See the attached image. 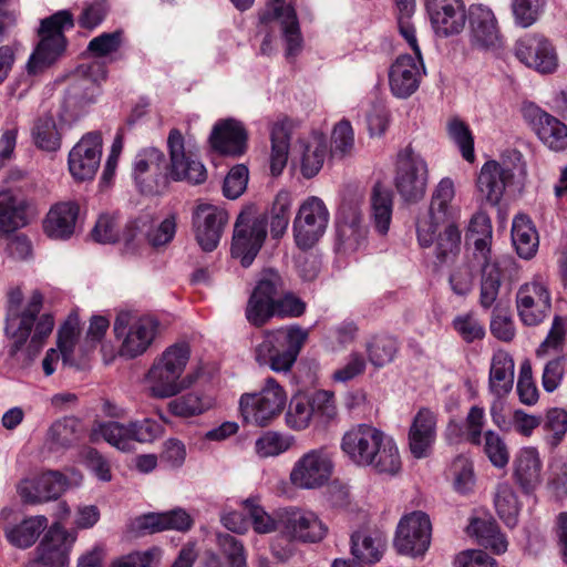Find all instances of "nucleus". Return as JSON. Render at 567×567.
Listing matches in <instances>:
<instances>
[{
	"label": "nucleus",
	"instance_id": "412c9836",
	"mask_svg": "<svg viewBox=\"0 0 567 567\" xmlns=\"http://www.w3.org/2000/svg\"><path fill=\"white\" fill-rule=\"evenodd\" d=\"M518 316L524 324L540 323L550 310V295L540 280L523 285L516 296Z\"/></svg>",
	"mask_w": 567,
	"mask_h": 567
},
{
	"label": "nucleus",
	"instance_id": "6e6552de",
	"mask_svg": "<svg viewBox=\"0 0 567 567\" xmlns=\"http://www.w3.org/2000/svg\"><path fill=\"white\" fill-rule=\"evenodd\" d=\"M158 327V320L153 317H134L128 312L120 313L114 321V333L121 342L120 355L134 359L143 354L153 343Z\"/></svg>",
	"mask_w": 567,
	"mask_h": 567
},
{
	"label": "nucleus",
	"instance_id": "864d4df0",
	"mask_svg": "<svg viewBox=\"0 0 567 567\" xmlns=\"http://www.w3.org/2000/svg\"><path fill=\"white\" fill-rule=\"evenodd\" d=\"M495 508L499 518L508 527H514L516 525L519 504L515 492L508 483H501L497 485L495 494Z\"/></svg>",
	"mask_w": 567,
	"mask_h": 567
},
{
	"label": "nucleus",
	"instance_id": "aec40b11",
	"mask_svg": "<svg viewBox=\"0 0 567 567\" xmlns=\"http://www.w3.org/2000/svg\"><path fill=\"white\" fill-rule=\"evenodd\" d=\"M287 289L281 275L274 269H265L257 280L256 287L246 307V318L252 324L256 319L267 313L272 303Z\"/></svg>",
	"mask_w": 567,
	"mask_h": 567
},
{
	"label": "nucleus",
	"instance_id": "09e8293b",
	"mask_svg": "<svg viewBox=\"0 0 567 567\" xmlns=\"http://www.w3.org/2000/svg\"><path fill=\"white\" fill-rule=\"evenodd\" d=\"M306 311V303L297 297L295 293L285 290L280 297H278L272 303L269 305V309L266 315L261 318L256 319L252 324L255 327H262L272 317L280 318H297L303 315Z\"/></svg>",
	"mask_w": 567,
	"mask_h": 567
},
{
	"label": "nucleus",
	"instance_id": "f704fd0d",
	"mask_svg": "<svg viewBox=\"0 0 567 567\" xmlns=\"http://www.w3.org/2000/svg\"><path fill=\"white\" fill-rule=\"evenodd\" d=\"M436 437V416L429 409H421L413 417L409 431V447L416 458L426 457Z\"/></svg>",
	"mask_w": 567,
	"mask_h": 567
},
{
	"label": "nucleus",
	"instance_id": "0e129e2a",
	"mask_svg": "<svg viewBox=\"0 0 567 567\" xmlns=\"http://www.w3.org/2000/svg\"><path fill=\"white\" fill-rule=\"evenodd\" d=\"M291 446V439L277 432H267L255 443L256 453L260 457L277 456Z\"/></svg>",
	"mask_w": 567,
	"mask_h": 567
},
{
	"label": "nucleus",
	"instance_id": "3c124183",
	"mask_svg": "<svg viewBox=\"0 0 567 567\" xmlns=\"http://www.w3.org/2000/svg\"><path fill=\"white\" fill-rule=\"evenodd\" d=\"M271 174L280 175L287 164L290 147V130L284 123H276L271 128Z\"/></svg>",
	"mask_w": 567,
	"mask_h": 567
},
{
	"label": "nucleus",
	"instance_id": "4d7b16f0",
	"mask_svg": "<svg viewBox=\"0 0 567 567\" xmlns=\"http://www.w3.org/2000/svg\"><path fill=\"white\" fill-rule=\"evenodd\" d=\"M449 137L458 146L462 156L467 162L474 161V138L470 127L458 117H453L447 122Z\"/></svg>",
	"mask_w": 567,
	"mask_h": 567
},
{
	"label": "nucleus",
	"instance_id": "dca6fc26",
	"mask_svg": "<svg viewBox=\"0 0 567 567\" xmlns=\"http://www.w3.org/2000/svg\"><path fill=\"white\" fill-rule=\"evenodd\" d=\"M75 539L76 535L59 523L51 525L37 548L38 557L29 567H65Z\"/></svg>",
	"mask_w": 567,
	"mask_h": 567
},
{
	"label": "nucleus",
	"instance_id": "9b49d317",
	"mask_svg": "<svg viewBox=\"0 0 567 567\" xmlns=\"http://www.w3.org/2000/svg\"><path fill=\"white\" fill-rule=\"evenodd\" d=\"M333 471L332 454L326 446L305 453L290 472V482L298 488L315 489L323 486Z\"/></svg>",
	"mask_w": 567,
	"mask_h": 567
},
{
	"label": "nucleus",
	"instance_id": "bb28decb",
	"mask_svg": "<svg viewBox=\"0 0 567 567\" xmlns=\"http://www.w3.org/2000/svg\"><path fill=\"white\" fill-rule=\"evenodd\" d=\"M68 481L63 474L50 471L34 480H24L18 486V493L28 504L56 499L66 489Z\"/></svg>",
	"mask_w": 567,
	"mask_h": 567
},
{
	"label": "nucleus",
	"instance_id": "de8ad7c7",
	"mask_svg": "<svg viewBox=\"0 0 567 567\" xmlns=\"http://www.w3.org/2000/svg\"><path fill=\"white\" fill-rule=\"evenodd\" d=\"M476 262L482 271L480 305L489 309L496 301L502 285L499 264L493 258Z\"/></svg>",
	"mask_w": 567,
	"mask_h": 567
},
{
	"label": "nucleus",
	"instance_id": "f257e3e1",
	"mask_svg": "<svg viewBox=\"0 0 567 567\" xmlns=\"http://www.w3.org/2000/svg\"><path fill=\"white\" fill-rule=\"evenodd\" d=\"M43 305V296L34 290L29 300L20 287H10L7 292L4 333L11 341L10 354L14 355L31 336L30 347L38 350L43 339L48 338L54 327L53 317L49 313L39 316Z\"/></svg>",
	"mask_w": 567,
	"mask_h": 567
},
{
	"label": "nucleus",
	"instance_id": "6ab92c4d",
	"mask_svg": "<svg viewBox=\"0 0 567 567\" xmlns=\"http://www.w3.org/2000/svg\"><path fill=\"white\" fill-rule=\"evenodd\" d=\"M368 228L359 207L344 204L336 217V245L343 252H353L364 246Z\"/></svg>",
	"mask_w": 567,
	"mask_h": 567
},
{
	"label": "nucleus",
	"instance_id": "49530a36",
	"mask_svg": "<svg viewBox=\"0 0 567 567\" xmlns=\"http://www.w3.org/2000/svg\"><path fill=\"white\" fill-rule=\"evenodd\" d=\"M103 439L110 445L122 452H131L134 450L132 443L130 424L116 421L101 422L92 430V440Z\"/></svg>",
	"mask_w": 567,
	"mask_h": 567
},
{
	"label": "nucleus",
	"instance_id": "bf43d9fd",
	"mask_svg": "<svg viewBox=\"0 0 567 567\" xmlns=\"http://www.w3.org/2000/svg\"><path fill=\"white\" fill-rule=\"evenodd\" d=\"M291 197L287 192H279L271 207L270 231L279 238L286 231L290 218Z\"/></svg>",
	"mask_w": 567,
	"mask_h": 567
},
{
	"label": "nucleus",
	"instance_id": "393cba45",
	"mask_svg": "<svg viewBox=\"0 0 567 567\" xmlns=\"http://www.w3.org/2000/svg\"><path fill=\"white\" fill-rule=\"evenodd\" d=\"M32 215V204L25 196L12 190L0 192V237L27 226Z\"/></svg>",
	"mask_w": 567,
	"mask_h": 567
},
{
	"label": "nucleus",
	"instance_id": "2eb2a0df",
	"mask_svg": "<svg viewBox=\"0 0 567 567\" xmlns=\"http://www.w3.org/2000/svg\"><path fill=\"white\" fill-rule=\"evenodd\" d=\"M431 532L429 516L423 512H413L400 520L394 546L401 554L423 555L430 546Z\"/></svg>",
	"mask_w": 567,
	"mask_h": 567
},
{
	"label": "nucleus",
	"instance_id": "c756f323",
	"mask_svg": "<svg viewBox=\"0 0 567 567\" xmlns=\"http://www.w3.org/2000/svg\"><path fill=\"white\" fill-rule=\"evenodd\" d=\"M80 333V321L78 316L70 315L66 319V321L63 323V326L59 330L58 336V348L59 351L55 349H50L43 361H42V368L45 373V375H51L55 371V363L60 359V354L62 355V360L64 364L75 367L78 365V362L73 355L76 340Z\"/></svg>",
	"mask_w": 567,
	"mask_h": 567
},
{
	"label": "nucleus",
	"instance_id": "e2e57ef3",
	"mask_svg": "<svg viewBox=\"0 0 567 567\" xmlns=\"http://www.w3.org/2000/svg\"><path fill=\"white\" fill-rule=\"evenodd\" d=\"M312 415L309 398L295 396L289 404L286 422L289 427L301 431L310 425Z\"/></svg>",
	"mask_w": 567,
	"mask_h": 567
},
{
	"label": "nucleus",
	"instance_id": "a18cd8bd",
	"mask_svg": "<svg viewBox=\"0 0 567 567\" xmlns=\"http://www.w3.org/2000/svg\"><path fill=\"white\" fill-rule=\"evenodd\" d=\"M393 196L390 189L377 183L371 193V217L380 235L389 231L392 219Z\"/></svg>",
	"mask_w": 567,
	"mask_h": 567
},
{
	"label": "nucleus",
	"instance_id": "e433bc0d",
	"mask_svg": "<svg viewBox=\"0 0 567 567\" xmlns=\"http://www.w3.org/2000/svg\"><path fill=\"white\" fill-rule=\"evenodd\" d=\"M136 528L147 533L163 530L187 532L192 528L194 519L183 508H175L163 513H148L136 518Z\"/></svg>",
	"mask_w": 567,
	"mask_h": 567
},
{
	"label": "nucleus",
	"instance_id": "8fccbe9b",
	"mask_svg": "<svg viewBox=\"0 0 567 567\" xmlns=\"http://www.w3.org/2000/svg\"><path fill=\"white\" fill-rule=\"evenodd\" d=\"M436 238L435 257L440 264L452 262L461 251V231L457 220H449Z\"/></svg>",
	"mask_w": 567,
	"mask_h": 567
},
{
	"label": "nucleus",
	"instance_id": "a19ab883",
	"mask_svg": "<svg viewBox=\"0 0 567 567\" xmlns=\"http://www.w3.org/2000/svg\"><path fill=\"white\" fill-rule=\"evenodd\" d=\"M492 224L487 215L475 214L468 225L466 240L473 245V257L475 261L492 259Z\"/></svg>",
	"mask_w": 567,
	"mask_h": 567
},
{
	"label": "nucleus",
	"instance_id": "a878e982",
	"mask_svg": "<svg viewBox=\"0 0 567 567\" xmlns=\"http://www.w3.org/2000/svg\"><path fill=\"white\" fill-rule=\"evenodd\" d=\"M165 155L155 147L143 148L134 161V177L142 193H157V185L164 182Z\"/></svg>",
	"mask_w": 567,
	"mask_h": 567
},
{
	"label": "nucleus",
	"instance_id": "ddd939ff",
	"mask_svg": "<svg viewBox=\"0 0 567 567\" xmlns=\"http://www.w3.org/2000/svg\"><path fill=\"white\" fill-rule=\"evenodd\" d=\"M169 152V175L174 181H185L193 185L202 184L207 178L204 164L190 151L185 148V140L177 128H172L167 137Z\"/></svg>",
	"mask_w": 567,
	"mask_h": 567
},
{
	"label": "nucleus",
	"instance_id": "37998d69",
	"mask_svg": "<svg viewBox=\"0 0 567 567\" xmlns=\"http://www.w3.org/2000/svg\"><path fill=\"white\" fill-rule=\"evenodd\" d=\"M285 0H271L274 6V18L279 20L282 34L287 44V54L295 55L301 48V34L295 9L285 6Z\"/></svg>",
	"mask_w": 567,
	"mask_h": 567
},
{
	"label": "nucleus",
	"instance_id": "f8f14e48",
	"mask_svg": "<svg viewBox=\"0 0 567 567\" xmlns=\"http://www.w3.org/2000/svg\"><path fill=\"white\" fill-rule=\"evenodd\" d=\"M398 193L405 202L415 203L423 198L427 185V165L411 151L399 154L394 178Z\"/></svg>",
	"mask_w": 567,
	"mask_h": 567
},
{
	"label": "nucleus",
	"instance_id": "a211bd4d",
	"mask_svg": "<svg viewBox=\"0 0 567 567\" xmlns=\"http://www.w3.org/2000/svg\"><path fill=\"white\" fill-rule=\"evenodd\" d=\"M102 156V136L97 132L85 134L70 151L69 171L80 182L93 179Z\"/></svg>",
	"mask_w": 567,
	"mask_h": 567
},
{
	"label": "nucleus",
	"instance_id": "b1692460",
	"mask_svg": "<svg viewBox=\"0 0 567 567\" xmlns=\"http://www.w3.org/2000/svg\"><path fill=\"white\" fill-rule=\"evenodd\" d=\"M426 10L435 32L441 35L457 34L465 25L462 0H426Z\"/></svg>",
	"mask_w": 567,
	"mask_h": 567
},
{
	"label": "nucleus",
	"instance_id": "423d86ee",
	"mask_svg": "<svg viewBox=\"0 0 567 567\" xmlns=\"http://www.w3.org/2000/svg\"><path fill=\"white\" fill-rule=\"evenodd\" d=\"M287 392L274 378L269 377L260 391L245 393L239 400V410L246 423L267 426L278 417L286 408Z\"/></svg>",
	"mask_w": 567,
	"mask_h": 567
},
{
	"label": "nucleus",
	"instance_id": "79ce46f5",
	"mask_svg": "<svg viewBox=\"0 0 567 567\" xmlns=\"http://www.w3.org/2000/svg\"><path fill=\"white\" fill-rule=\"evenodd\" d=\"M298 145L301 152V174L306 178H312L323 166L327 155L326 140L321 135H312L309 138L299 140Z\"/></svg>",
	"mask_w": 567,
	"mask_h": 567
},
{
	"label": "nucleus",
	"instance_id": "1a4fd4ad",
	"mask_svg": "<svg viewBox=\"0 0 567 567\" xmlns=\"http://www.w3.org/2000/svg\"><path fill=\"white\" fill-rule=\"evenodd\" d=\"M268 219L265 214L243 212L237 217L231 243V255L249 267L267 237Z\"/></svg>",
	"mask_w": 567,
	"mask_h": 567
},
{
	"label": "nucleus",
	"instance_id": "7c9ffc66",
	"mask_svg": "<svg viewBox=\"0 0 567 567\" xmlns=\"http://www.w3.org/2000/svg\"><path fill=\"white\" fill-rule=\"evenodd\" d=\"M513 477L518 487L525 493H533L543 481V462L536 447H524L515 456Z\"/></svg>",
	"mask_w": 567,
	"mask_h": 567
},
{
	"label": "nucleus",
	"instance_id": "4468645a",
	"mask_svg": "<svg viewBox=\"0 0 567 567\" xmlns=\"http://www.w3.org/2000/svg\"><path fill=\"white\" fill-rule=\"evenodd\" d=\"M282 533L300 543H318L328 534V526L312 511L288 507L279 511Z\"/></svg>",
	"mask_w": 567,
	"mask_h": 567
},
{
	"label": "nucleus",
	"instance_id": "c9c22d12",
	"mask_svg": "<svg viewBox=\"0 0 567 567\" xmlns=\"http://www.w3.org/2000/svg\"><path fill=\"white\" fill-rule=\"evenodd\" d=\"M386 547V537L378 528L355 530L350 538V550L354 559L363 564L378 563Z\"/></svg>",
	"mask_w": 567,
	"mask_h": 567
},
{
	"label": "nucleus",
	"instance_id": "5fc2aeb1",
	"mask_svg": "<svg viewBox=\"0 0 567 567\" xmlns=\"http://www.w3.org/2000/svg\"><path fill=\"white\" fill-rule=\"evenodd\" d=\"M213 404L209 396L199 392H189L168 403V410L177 416L188 417L202 414Z\"/></svg>",
	"mask_w": 567,
	"mask_h": 567
},
{
	"label": "nucleus",
	"instance_id": "052dcab7",
	"mask_svg": "<svg viewBox=\"0 0 567 567\" xmlns=\"http://www.w3.org/2000/svg\"><path fill=\"white\" fill-rule=\"evenodd\" d=\"M176 234V216L169 215L157 226H151L147 220L145 239L155 249L167 246Z\"/></svg>",
	"mask_w": 567,
	"mask_h": 567
},
{
	"label": "nucleus",
	"instance_id": "13d9d810",
	"mask_svg": "<svg viewBox=\"0 0 567 567\" xmlns=\"http://www.w3.org/2000/svg\"><path fill=\"white\" fill-rule=\"evenodd\" d=\"M396 350L395 339L389 336L374 337L367 348L370 362L378 368L390 363L394 359Z\"/></svg>",
	"mask_w": 567,
	"mask_h": 567
},
{
	"label": "nucleus",
	"instance_id": "f3484780",
	"mask_svg": "<svg viewBox=\"0 0 567 567\" xmlns=\"http://www.w3.org/2000/svg\"><path fill=\"white\" fill-rule=\"evenodd\" d=\"M192 221L198 245L205 251H213L228 223V214L215 205L199 203L193 212Z\"/></svg>",
	"mask_w": 567,
	"mask_h": 567
},
{
	"label": "nucleus",
	"instance_id": "72a5a7b5",
	"mask_svg": "<svg viewBox=\"0 0 567 567\" xmlns=\"http://www.w3.org/2000/svg\"><path fill=\"white\" fill-rule=\"evenodd\" d=\"M213 148L223 155L240 156L247 146V132L241 123L226 120L217 123L209 137Z\"/></svg>",
	"mask_w": 567,
	"mask_h": 567
},
{
	"label": "nucleus",
	"instance_id": "f03ea898",
	"mask_svg": "<svg viewBox=\"0 0 567 567\" xmlns=\"http://www.w3.org/2000/svg\"><path fill=\"white\" fill-rule=\"evenodd\" d=\"M340 447L358 466H370L388 475L401 470V456L394 440L373 425L362 423L352 426L343 434Z\"/></svg>",
	"mask_w": 567,
	"mask_h": 567
},
{
	"label": "nucleus",
	"instance_id": "39448f33",
	"mask_svg": "<svg viewBox=\"0 0 567 567\" xmlns=\"http://www.w3.org/2000/svg\"><path fill=\"white\" fill-rule=\"evenodd\" d=\"M70 11L61 10L41 21L40 42L31 54L27 69L30 74H38L52 65L65 49V29L73 28Z\"/></svg>",
	"mask_w": 567,
	"mask_h": 567
},
{
	"label": "nucleus",
	"instance_id": "69168bd1",
	"mask_svg": "<svg viewBox=\"0 0 567 567\" xmlns=\"http://www.w3.org/2000/svg\"><path fill=\"white\" fill-rule=\"evenodd\" d=\"M484 452L491 463L498 468L505 467L509 461V453L503 439L488 430L484 433Z\"/></svg>",
	"mask_w": 567,
	"mask_h": 567
},
{
	"label": "nucleus",
	"instance_id": "c03bdc74",
	"mask_svg": "<svg viewBox=\"0 0 567 567\" xmlns=\"http://www.w3.org/2000/svg\"><path fill=\"white\" fill-rule=\"evenodd\" d=\"M512 240L522 258L529 259L536 254L539 244L538 234L528 216L517 215L514 218Z\"/></svg>",
	"mask_w": 567,
	"mask_h": 567
},
{
	"label": "nucleus",
	"instance_id": "ea45409f",
	"mask_svg": "<svg viewBox=\"0 0 567 567\" xmlns=\"http://www.w3.org/2000/svg\"><path fill=\"white\" fill-rule=\"evenodd\" d=\"M48 527V518L43 515L30 516L16 525H4L7 540L14 547L27 549L39 538Z\"/></svg>",
	"mask_w": 567,
	"mask_h": 567
},
{
	"label": "nucleus",
	"instance_id": "0eeeda50",
	"mask_svg": "<svg viewBox=\"0 0 567 567\" xmlns=\"http://www.w3.org/2000/svg\"><path fill=\"white\" fill-rule=\"evenodd\" d=\"M454 197L453 181L442 178L433 190L427 214L416 223L417 240L422 247L433 244L440 225L460 218V209L453 204Z\"/></svg>",
	"mask_w": 567,
	"mask_h": 567
},
{
	"label": "nucleus",
	"instance_id": "338daca9",
	"mask_svg": "<svg viewBox=\"0 0 567 567\" xmlns=\"http://www.w3.org/2000/svg\"><path fill=\"white\" fill-rule=\"evenodd\" d=\"M217 540L230 567H247L246 550L241 542L230 534H219Z\"/></svg>",
	"mask_w": 567,
	"mask_h": 567
},
{
	"label": "nucleus",
	"instance_id": "9d476101",
	"mask_svg": "<svg viewBox=\"0 0 567 567\" xmlns=\"http://www.w3.org/2000/svg\"><path fill=\"white\" fill-rule=\"evenodd\" d=\"M329 210L317 196L308 197L299 207L293 220V237L302 250L312 248L326 233Z\"/></svg>",
	"mask_w": 567,
	"mask_h": 567
},
{
	"label": "nucleus",
	"instance_id": "603ef678",
	"mask_svg": "<svg viewBox=\"0 0 567 567\" xmlns=\"http://www.w3.org/2000/svg\"><path fill=\"white\" fill-rule=\"evenodd\" d=\"M32 138L37 147L54 152L61 146V134L51 114L39 116L32 127Z\"/></svg>",
	"mask_w": 567,
	"mask_h": 567
},
{
	"label": "nucleus",
	"instance_id": "680f3d73",
	"mask_svg": "<svg viewBox=\"0 0 567 567\" xmlns=\"http://www.w3.org/2000/svg\"><path fill=\"white\" fill-rule=\"evenodd\" d=\"M544 430L547 443L556 447L564 439L567 432V412L559 408H551L546 412L544 420Z\"/></svg>",
	"mask_w": 567,
	"mask_h": 567
},
{
	"label": "nucleus",
	"instance_id": "cd10ccee",
	"mask_svg": "<svg viewBox=\"0 0 567 567\" xmlns=\"http://www.w3.org/2000/svg\"><path fill=\"white\" fill-rule=\"evenodd\" d=\"M471 42L484 50H496L502 45V35L493 11L482 4L470 9Z\"/></svg>",
	"mask_w": 567,
	"mask_h": 567
},
{
	"label": "nucleus",
	"instance_id": "58836bf2",
	"mask_svg": "<svg viewBox=\"0 0 567 567\" xmlns=\"http://www.w3.org/2000/svg\"><path fill=\"white\" fill-rule=\"evenodd\" d=\"M528 112L533 115L536 134L546 146L554 151L567 147V126L563 122L536 106Z\"/></svg>",
	"mask_w": 567,
	"mask_h": 567
},
{
	"label": "nucleus",
	"instance_id": "2f4dec72",
	"mask_svg": "<svg viewBox=\"0 0 567 567\" xmlns=\"http://www.w3.org/2000/svg\"><path fill=\"white\" fill-rule=\"evenodd\" d=\"M80 214L75 202H60L53 205L43 220V230L52 239H69L73 236Z\"/></svg>",
	"mask_w": 567,
	"mask_h": 567
},
{
	"label": "nucleus",
	"instance_id": "4be33fe9",
	"mask_svg": "<svg viewBox=\"0 0 567 567\" xmlns=\"http://www.w3.org/2000/svg\"><path fill=\"white\" fill-rule=\"evenodd\" d=\"M424 70L422 56L400 55L389 70V85L399 99L411 96L419 87Z\"/></svg>",
	"mask_w": 567,
	"mask_h": 567
},
{
	"label": "nucleus",
	"instance_id": "7ed1b4c3",
	"mask_svg": "<svg viewBox=\"0 0 567 567\" xmlns=\"http://www.w3.org/2000/svg\"><path fill=\"white\" fill-rule=\"evenodd\" d=\"M190 348L186 342H178L169 346L158 355L151 365L146 379L150 383V391L154 398H171L189 388L196 375L182 374L189 361Z\"/></svg>",
	"mask_w": 567,
	"mask_h": 567
},
{
	"label": "nucleus",
	"instance_id": "774afa93",
	"mask_svg": "<svg viewBox=\"0 0 567 567\" xmlns=\"http://www.w3.org/2000/svg\"><path fill=\"white\" fill-rule=\"evenodd\" d=\"M548 486L558 497L567 495V453L551 461Z\"/></svg>",
	"mask_w": 567,
	"mask_h": 567
},
{
	"label": "nucleus",
	"instance_id": "20e7f679",
	"mask_svg": "<svg viewBox=\"0 0 567 567\" xmlns=\"http://www.w3.org/2000/svg\"><path fill=\"white\" fill-rule=\"evenodd\" d=\"M308 332L298 326L266 331L261 342L255 347V359L259 365L274 372H289L293 367Z\"/></svg>",
	"mask_w": 567,
	"mask_h": 567
},
{
	"label": "nucleus",
	"instance_id": "473e14b6",
	"mask_svg": "<svg viewBox=\"0 0 567 567\" xmlns=\"http://www.w3.org/2000/svg\"><path fill=\"white\" fill-rule=\"evenodd\" d=\"M83 435L82 422L74 416L55 420L47 430L43 449L49 453H63L73 447Z\"/></svg>",
	"mask_w": 567,
	"mask_h": 567
},
{
	"label": "nucleus",
	"instance_id": "5701e85b",
	"mask_svg": "<svg viewBox=\"0 0 567 567\" xmlns=\"http://www.w3.org/2000/svg\"><path fill=\"white\" fill-rule=\"evenodd\" d=\"M515 54L524 64L540 73H551L557 68V54L550 42L539 35L526 37L515 47Z\"/></svg>",
	"mask_w": 567,
	"mask_h": 567
},
{
	"label": "nucleus",
	"instance_id": "6e6d98bb",
	"mask_svg": "<svg viewBox=\"0 0 567 567\" xmlns=\"http://www.w3.org/2000/svg\"><path fill=\"white\" fill-rule=\"evenodd\" d=\"M313 420L320 425H327L333 422L338 416V409L333 392L320 390L310 398Z\"/></svg>",
	"mask_w": 567,
	"mask_h": 567
},
{
	"label": "nucleus",
	"instance_id": "c85d7f7f",
	"mask_svg": "<svg viewBox=\"0 0 567 567\" xmlns=\"http://www.w3.org/2000/svg\"><path fill=\"white\" fill-rule=\"evenodd\" d=\"M514 172L509 165L496 161L486 162L477 177V189L486 203L496 206L506 189L512 184Z\"/></svg>",
	"mask_w": 567,
	"mask_h": 567
},
{
	"label": "nucleus",
	"instance_id": "4c0bfd02",
	"mask_svg": "<svg viewBox=\"0 0 567 567\" xmlns=\"http://www.w3.org/2000/svg\"><path fill=\"white\" fill-rule=\"evenodd\" d=\"M515 363L503 350L495 352L491 360L488 391L497 400L506 398L514 385Z\"/></svg>",
	"mask_w": 567,
	"mask_h": 567
}]
</instances>
